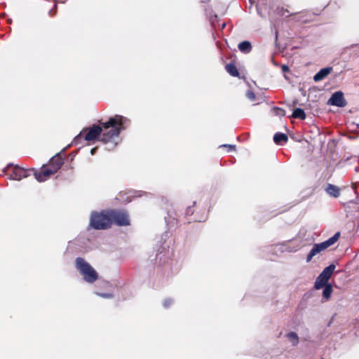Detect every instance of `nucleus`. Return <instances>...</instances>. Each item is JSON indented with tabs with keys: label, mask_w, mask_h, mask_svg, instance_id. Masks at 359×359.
Wrapping results in <instances>:
<instances>
[{
	"label": "nucleus",
	"mask_w": 359,
	"mask_h": 359,
	"mask_svg": "<svg viewBox=\"0 0 359 359\" xmlns=\"http://www.w3.org/2000/svg\"><path fill=\"white\" fill-rule=\"evenodd\" d=\"M128 120L122 116L116 115L111 117L108 121L101 123L102 126V135L101 141L104 143H112L111 147H108L107 149H111L117 144L116 141L118 139L121 130H125Z\"/></svg>",
	"instance_id": "1"
},
{
	"label": "nucleus",
	"mask_w": 359,
	"mask_h": 359,
	"mask_svg": "<svg viewBox=\"0 0 359 359\" xmlns=\"http://www.w3.org/2000/svg\"><path fill=\"white\" fill-rule=\"evenodd\" d=\"M75 267L81 275L83 280L93 283L98 278V274L95 269L83 258L77 257L75 260Z\"/></svg>",
	"instance_id": "2"
},
{
	"label": "nucleus",
	"mask_w": 359,
	"mask_h": 359,
	"mask_svg": "<svg viewBox=\"0 0 359 359\" xmlns=\"http://www.w3.org/2000/svg\"><path fill=\"white\" fill-rule=\"evenodd\" d=\"M109 211L107 213H92L90 225L95 229H106L110 227L111 223Z\"/></svg>",
	"instance_id": "3"
},
{
	"label": "nucleus",
	"mask_w": 359,
	"mask_h": 359,
	"mask_svg": "<svg viewBox=\"0 0 359 359\" xmlns=\"http://www.w3.org/2000/svg\"><path fill=\"white\" fill-rule=\"evenodd\" d=\"M111 223H116L118 226L129 225L128 215L126 212L118 210H110Z\"/></svg>",
	"instance_id": "4"
},
{
	"label": "nucleus",
	"mask_w": 359,
	"mask_h": 359,
	"mask_svg": "<svg viewBox=\"0 0 359 359\" xmlns=\"http://www.w3.org/2000/svg\"><path fill=\"white\" fill-rule=\"evenodd\" d=\"M327 104L332 106L343 107L346 105V100L341 91L334 93L327 101Z\"/></svg>",
	"instance_id": "5"
},
{
	"label": "nucleus",
	"mask_w": 359,
	"mask_h": 359,
	"mask_svg": "<svg viewBox=\"0 0 359 359\" xmlns=\"http://www.w3.org/2000/svg\"><path fill=\"white\" fill-rule=\"evenodd\" d=\"M86 130H88V132L85 136V140L86 141H93L95 140L101 134L102 132V128L99 126L94 125L90 128L86 129L83 131Z\"/></svg>",
	"instance_id": "6"
},
{
	"label": "nucleus",
	"mask_w": 359,
	"mask_h": 359,
	"mask_svg": "<svg viewBox=\"0 0 359 359\" xmlns=\"http://www.w3.org/2000/svg\"><path fill=\"white\" fill-rule=\"evenodd\" d=\"M55 172L51 170V168H43V170L40 172H35L34 176L36 180L39 182H45L47 179Z\"/></svg>",
	"instance_id": "7"
},
{
	"label": "nucleus",
	"mask_w": 359,
	"mask_h": 359,
	"mask_svg": "<svg viewBox=\"0 0 359 359\" xmlns=\"http://www.w3.org/2000/svg\"><path fill=\"white\" fill-rule=\"evenodd\" d=\"M325 250H326V248L323 243L314 244L312 249L311 250V251L309 252L306 257V262H311L314 256H316V255H318V253L321 252Z\"/></svg>",
	"instance_id": "8"
},
{
	"label": "nucleus",
	"mask_w": 359,
	"mask_h": 359,
	"mask_svg": "<svg viewBox=\"0 0 359 359\" xmlns=\"http://www.w3.org/2000/svg\"><path fill=\"white\" fill-rule=\"evenodd\" d=\"M64 163V159L59 155L57 154L53 157L50 163V168L55 173Z\"/></svg>",
	"instance_id": "9"
},
{
	"label": "nucleus",
	"mask_w": 359,
	"mask_h": 359,
	"mask_svg": "<svg viewBox=\"0 0 359 359\" xmlns=\"http://www.w3.org/2000/svg\"><path fill=\"white\" fill-rule=\"evenodd\" d=\"M333 70L332 67H327L321 69L318 72H317L314 76L313 80L316 82L320 81L323 80L330 73H331Z\"/></svg>",
	"instance_id": "10"
},
{
	"label": "nucleus",
	"mask_w": 359,
	"mask_h": 359,
	"mask_svg": "<svg viewBox=\"0 0 359 359\" xmlns=\"http://www.w3.org/2000/svg\"><path fill=\"white\" fill-rule=\"evenodd\" d=\"M326 193L334 198H337L340 195V189L338 187L329 184L325 189Z\"/></svg>",
	"instance_id": "11"
},
{
	"label": "nucleus",
	"mask_w": 359,
	"mask_h": 359,
	"mask_svg": "<svg viewBox=\"0 0 359 359\" xmlns=\"http://www.w3.org/2000/svg\"><path fill=\"white\" fill-rule=\"evenodd\" d=\"M328 279L325 278L323 276L320 274L314 283V288L316 290H320V288H323L325 287L327 283Z\"/></svg>",
	"instance_id": "12"
},
{
	"label": "nucleus",
	"mask_w": 359,
	"mask_h": 359,
	"mask_svg": "<svg viewBox=\"0 0 359 359\" xmlns=\"http://www.w3.org/2000/svg\"><path fill=\"white\" fill-rule=\"evenodd\" d=\"M323 297H322V302H325L328 301L332 295V286L331 284H327L325 287H323Z\"/></svg>",
	"instance_id": "13"
},
{
	"label": "nucleus",
	"mask_w": 359,
	"mask_h": 359,
	"mask_svg": "<svg viewBox=\"0 0 359 359\" xmlns=\"http://www.w3.org/2000/svg\"><path fill=\"white\" fill-rule=\"evenodd\" d=\"M238 49L241 52L243 53H250L252 50V46L250 41H243L241 42L238 46Z\"/></svg>",
	"instance_id": "14"
},
{
	"label": "nucleus",
	"mask_w": 359,
	"mask_h": 359,
	"mask_svg": "<svg viewBox=\"0 0 359 359\" xmlns=\"http://www.w3.org/2000/svg\"><path fill=\"white\" fill-rule=\"evenodd\" d=\"M26 177V171L22 169H20L18 167L15 168V170L12 175V178L15 180H20L21 179Z\"/></svg>",
	"instance_id": "15"
},
{
	"label": "nucleus",
	"mask_w": 359,
	"mask_h": 359,
	"mask_svg": "<svg viewBox=\"0 0 359 359\" xmlns=\"http://www.w3.org/2000/svg\"><path fill=\"white\" fill-rule=\"evenodd\" d=\"M288 137L287 135L281 133H277L273 136V141L277 144H281V142H287Z\"/></svg>",
	"instance_id": "16"
},
{
	"label": "nucleus",
	"mask_w": 359,
	"mask_h": 359,
	"mask_svg": "<svg viewBox=\"0 0 359 359\" xmlns=\"http://www.w3.org/2000/svg\"><path fill=\"white\" fill-rule=\"evenodd\" d=\"M334 269H335V265L330 264L328 266L325 267L320 274H321L325 278L329 280L330 278Z\"/></svg>",
	"instance_id": "17"
},
{
	"label": "nucleus",
	"mask_w": 359,
	"mask_h": 359,
	"mask_svg": "<svg viewBox=\"0 0 359 359\" xmlns=\"http://www.w3.org/2000/svg\"><path fill=\"white\" fill-rule=\"evenodd\" d=\"M226 72L232 76H238L239 75L238 71L236 67L232 64H227L225 67Z\"/></svg>",
	"instance_id": "18"
},
{
	"label": "nucleus",
	"mask_w": 359,
	"mask_h": 359,
	"mask_svg": "<svg viewBox=\"0 0 359 359\" xmlns=\"http://www.w3.org/2000/svg\"><path fill=\"white\" fill-rule=\"evenodd\" d=\"M339 232L336 233L333 236L327 239V241L322 242L327 249L328 247L332 245L339 238Z\"/></svg>",
	"instance_id": "19"
},
{
	"label": "nucleus",
	"mask_w": 359,
	"mask_h": 359,
	"mask_svg": "<svg viewBox=\"0 0 359 359\" xmlns=\"http://www.w3.org/2000/svg\"><path fill=\"white\" fill-rule=\"evenodd\" d=\"M292 117L294 118H299L304 120L306 118V114L304 111L301 108H296L292 113Z\"/></svg>",
	"instance_id": "20"
},
{
	"label": "nucleus",
	"mask_w": 359,
	"mask_h": 359,
	"mask_svg": "<svg viewBox=\"0 0 359 359\" xmlns=\"http://www.w3.org/2000/svg\"><path fill=\"white\" fill-rule=\"evenodd\" d=\"M286 337L293 346H297L299 344V337L296 332H290L286 334Z\"/></svg>",
	"instance_id": "21"
},
{
	"label": "nucleus",
	"mask_w": 359,
	"mask_h": 359,
	"mask_svg": "<svg viewBox=\"0 0 359 359\" xmlns=\"http://www.w3.org/2000/svg\"><path fill=\"white\" fill-rule=\"evenodd\" d=\"M170 257V252L168 250L165 252H163V251H160V250H158V252L156 254V258L159 259L160 261H165V258Z\"/></svg>",
	"instance_id": "22"
},
{
	"label": "nucleus",
	"mask_w": 359,
	"mask_h": 359,
	"mask_svg": "<svg viewBox=\"0 0 359 359\" xmlns=\"http://www.w3.org/2000/svg\"><path fill=\"white\" fill-rule=\"evenodd\" d=\"M273 111L278 116H284L285 115V111L279 107H274Z\"/></svg>",
	"instance_id": "23"
},
{
	"label": "nucleus",
	"mask_w": 359,
	"mask_h": 359,
	"mask_svg": "<svg viewBox=\"0 0 359 359\" xmlns=\"http://www.w3.org/2000/svg\"><path fill=\"white\" fill-rule=\"evenodd\" d=\"M246 97L250 100V101H255L256 96L255 94L252 90H248L246 93Z\"/></svg>",
	"instance_id": "24"
},
{
	"label": "nucleus",
	"mask_w": 359,
	"mask_h": 359,
	"mask_svg": "<svg viewBox=\"0 0 359 359\" xmlns=\"http://www.w3.org/2000/svg\"><path fill=\"white\" fill-rule=\"evenodd\" d=\"M96 294L100 297L106 298V299H111L113 297V294L111 293H100L96 292Z\"/></svg>",
	"instance_id": "25"
},
{
	"label": "nucleus",
	"mask_w": 359,
	"mask_h": 359,
	"mask_svg": "<svg viewBox=\"0 0 359 359\" xmlns=\"http://www.w3.org/2000/svg\"><path fill=\"white\" fill-rule=\"evenodd\" d=\"M172 303V300L170 299H165L164 302H163V306L165 308H168L170 306V305H171Z\"/></svg>",
	"instance_id": "26"
},
{
	"label": "nucleus",
	"mask_w": 359,
	"mask_h": 359,
	"mask_svg": "<svg viewBox=\"0 0 359 359\" xmlns=\"http://www.w3.org/2000/svg\"><path fill=\"white\" fill-rule=\"evenodd\" d=\"M221 147H228L230 150L235 149V145L233 144H223L220 146Z\"/></svg>",
	"instance_id": "27"
},
{
	"label": "nucleus",
	"mask_w": 359,
	"mask_h": 359,
	"mask_svg": "<svg viewBox=\"0 0 359 359\" xmlns=\"http://www.w3.org/2000/svg\"><path fill=\"white\" fill-rule=\"evenodd\" d=\"M81 138V133L79 134L73 140L72 144H77L79 139Z\"/></svg>",
	"instance_id": "28"
},
{
	"label": "nucleus",
	"mask_w": 359,
	"mask_h": 359,
	"mask_svg": "<svg viewBox=\"0 0 359 359\" xmlns=\"http://www.w3.org/2000/svg\"><path fill=\"white\" fill-rule=\"evenodd\" d=\"M194 212L193 210H192V208L191 207H189L187 208V210H186V214L187 215H192Z\"/></svg>",
	"instance_id": "29"
},
{
	"label": "nucleus",
	"mask_w": 359,
	"mask_h": 359,
	"mask_svg": "<svg viewBox=\"0 0 359 359\" xmlns=\"http://www.w3.org/2000/svg\"><path fill=\"white\" fill-rule=\"evenodd\" d=\"M281 68H282V70L284 72H286L289 71V67L287 65H282Z\"/></svg>",
	"instance_id": "30"
},
{
	"label": "nucleus",
	"mask_w": 359,
	"mask_h": 359,
	"mask_svg": "<svg viewBox=\"0 0 359 359\" xmlns=\"http://www.w3.org/2000/svg\"><path fill=\"white\" fill-rule=\"evenodd\" d=\"M299 248V247H297V248H294V249H290V250H288V251H290V252H296V251L298 250Z\"/></svg>",
	"instance_id": "31"
},
{
	"label": "nucleus",
	"mask_w": 359,
	"mask_h": 359,
	"mask_svg": "<svg viewBox=\"0 0 359 359\" xmlns=\"http://www.w3.org/2000/svg\"><path fill=\"white\" fill-rule=\"evenodd\" d=\"M95 150H96V148L92 149L91 151H90L91 154L93 155L95 154Z\"/></svg>",
	"instance_id": "32"
}]
</instances>
